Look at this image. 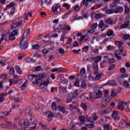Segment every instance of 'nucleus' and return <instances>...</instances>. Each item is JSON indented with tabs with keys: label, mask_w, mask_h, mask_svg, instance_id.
Returning a JSON list of instances; mask_svg holds the SVG:
<instances>
[{
	"label": "nucleus",
	"mask_w": 130,
	"mask_h": 130,
	"mask_svg": "<svg viewBox=\"0 0 130 130\" xmlns=\"http://www.w3.org/2000/svg\"><path fill=\"white\" fill-rule=\"evenodd\" d=\"M14 73H15V69L14 68H10L9 71L10 75H14Z\"/></svg>",
	"instance_id": "nucleus-52"
},
{
	"label": "nucleus",
	"mask_w": 130,
	"mask_h": 130,
	"mask_svg": "<svg viewBox=\"0 0 130 130\" xmlns=\"http://www.w3.org/2000/svg\"><path fill=\"white\" fill-rule=\"evenodd\" d=\"M95 92H90L88 95V96L86 98L87 100H93V99H95Z\"/></svg>",
	"instance_id": "nucleus-11"
},
{
	"label": "nucleus",
	"mask_w": 130,
	"mask_h": 130,
	"mask_svg": "<svg viewBox=\"0 0 130 130\" xmlns=\"http://www.w3.org/2000/svg\"><path fill=\"white\" fill-rule=\"evenodd\" d=\"M112 129V127H110V125L106 124L104 126V130H111Z\"/></svg>",
	"instance_id": "nucleus-32"
},
{
	"label": "nucleus",
	"mask_w": 130,
	"mask_h": 130,
	"mask_svg": "<svg viewBox=\"0 0 130 130\" xmlns=\"http://www.w3.org/2000/svg\"><path fill=\"white\" fill-rule=\"evenodd\" d=\"M120 72L122 74H125V73L126 72V70L124 68H122L120 69Z\"/></svg>",
	"instance_id": "nucleus-60"
},
{
	"label": "nucleus",
	"mask_w": 130,
	"mask_h": 130,
	"mask_svg": "<svg viewBox=\"0 0 130 130\" xmlns=\"http://www.w3.org/2000/svg\"><path fill=\"white\" fill-rule=\"evenodd\" d=\"M106 13L107 14H113V13H114V10L111 8V9L108 10L106 11Z\"/></svg>",
	"instance_id": "nucleus-40"
},
{
	"label": "nucleus",
	"mask_w": 130,
	"mask_h": 130,
	"mask_svg": "<svg viewBox=\"0 0 130 130\" xmlns=\"http://www.w3.org/2000/svg\"><path fill=\"white\" fill-rule=\"evenodd\" d=\"M72 100H73V98L70 96V94H69L66 100L67 103H71L72 102Z\"/></svg>",
	"instance_id": "nucleus-34"
},
{
	"label": "nucleus",
	"mask_w": 130,
	"mask_h": 130,
	"mask_svg": "<svg viewBox=\"0 0 130 130\" xmlns=\"http://www.w3.org/2000/svg\"><path fill=\"white\" fill-rule=\"evenodd\" d=\"M18 35V31H17V30L15 29L14 30L11 34L9 36V40H14L15 39V36Z\"/></svg>",
	"instance_id": "nucleus-9"
},
{
	"label": "nucleus",
	"mask_w": 130,
	"mask_h": 130,
	"mask_svg": "<svg viewBox=\"0 0 130 130\" xmlns=\"http://www.w3.org/2000/svg\"><path fill=\"white\" fill-rule=\"evenodd\" d=\"M69 70L66 68H54L51 70L52 73H55V72H58V73H63V72H68Z\"/></svg>",
	"instance_id": "nucleus-7"
},
{
	"label": "nucleus",
	"mask_w": 130,
	"mask_h": 130,
	"mask_svg": "<svg viewBox=\"0 0 130 130\" xmlns=\"http://www.w3.org/2000/svg\"><path fill=\"white\" fill-rule=\"evenodd\" d=\"M86 126L89 127V128H93L94 127L95 125L93 124H86Z\"/></svg>",
	"instance_id": "nucleus-55"
},
{
	"label": "nucleus",
	"mask_w": 130,
	"mask_h": 130,
	"mask_svg": "<svg viewBox=\"0 0 130 130\" xmlns=\"http://www.w3.org/2000/svg\"><path fill=\"white\" fill-rule=\"evenodd\" d=\"M86 82L85 81H83L81 83V87L82 88V89H86L87 86H86Z\"/></svg>",
	"instance_id": "nucleus-46"
},
{
	"label": "nucleus",
	"mask_w": 130,
	"mask_h": 130,
	"mask_svg": "<svg viewBox=\"0 0 130 130\" xmlns=\"http://www.w3.org/2000/svg\"><path fill=\"white\" fill-rule=\"evenodd\" d=\"M121 53H122L119 52V51H116L115 56L117 60H121V59H122V57H121Z\"/></svg>",
	"instance_id": "nucleus-14"
},
{
	"label": "nucleus",
	"mask_w": 130,
	"mask_h": 130,
	"mask_svg": "<svg viewBox=\"0 0 130 130\" xmlns=\"http://www.w3.org/2000/svg\"><path fill=\"white\" fill-rule=\"evenodd\" d=\"M43 54H47L49 52L48 50H46V49H44L42 51Z\"/></svg>",
	"instance_id": "nucleus-64"
},
{
	"label": "nucleus",
	"mask_w": 130,
	"mask_h": 130,
	"mask_svg": "<svg viewBox=\"0 0 130 130\" xmlns=\"http://www.w3.org/2000/svg\"><path fill=\"white\" fill-rule=\"evenodd\" d=\"M45 4L47 6L51 5V0H45Z\"/></svg>",
	"instance_id": "nucleus-57"
},
{
	"label": "nucleus",
	"mask_w": 130,
	"mask_h": 130,
	"mask_svg": "<svg viewBox=\"0 0 130 130\" xmlns=\"http://www.w3.org/2000/svg\"><path fill=\"white\" fill-rule=\"evenodd\" d=\"M74 86H75V87H79L80 86V81L78 80L77 79H76V81L74 83Z\"/></svg>",
	"instance_id": "nucleus-51"
},
{
	"label": "nucleus",
	"mask_w": 130,
	"mask_h": 130,
	"mask_svg": "<svg viewBox=\"0 0 130 130\" xmlns=\"http://www.w3.org/2000/svg\"><path fill=\"white\" fill-rule=\"evenodd\" d=\"M26 60L28 63H35L36 62V60L32 58H27Z\"/></svg>",
	"instance_id": "nucleus-16"
},
{
	"label": "nucleus",
	"mask_w": 130,
	"mask_h": 130,
	"mask_svg": "<svg viewBox=\"0 0 130 130\" xmlns=\"http://www.w3.org/2000/svg\"><path fill=\"white\" fill-rule=\"evenodd\" d=\"M10 114V113L7 111L2 112L1 113L0 115H2L1 116H9V115Z\"/></svg>",
	"instance_id": "nucleus-28"
},
{
	"label": "nucleus",
	"mask_w": 130,
	"mask_h": 130,
	"mask_svg": "<svg viewBox=\"0 0 130 130\" xmlns=\"http://www.w3.org/2000/svg\"><path fill=\"white\" fill-rule=\"evenodd\" d=\"M115 44L116 45H117V46L118 47H119L120 46H122V44H123V43L122 42H119V41H116L115 42Z\"/></svg>",
	"instance_id": "nucleus-43"
},
{
	"label": "nucleus",
	"mask_w": 130,
	"mask_h": 130,
	"mask_svg": "<svg viewBox=\"0 0 130 130\" xmlns=\"http://www.w3.org/2000/svg\"><path fill=\"white\" fill-rule=\"evenodd\" d=\"M101 59H102V58L101 57V56H99V57H97L94 58V63H98V62H99V61H100V60H101Z\"/></svg>",
	"instance_id": "nucleus-27"
},
{
	"label": "nucleus",
	"mask_w": 130,
	"mask_h": 130,
	"mask_svg": "<svg viewBox=\"0 0 130 130\" xmlns=\"http://www.w3.org/2000/svg\"><path fill=\"white\" fill-rule=\"evenodd\" d=\"M107 66H108V63L106 61H103L100 63L101 69H104V68H106Z\"/></svg>",
	"instance_id": "nucleus-15"
},
{
	"label": "nucleus",
	"mask_w": 130,
	"mask_h": 130,
	"mask_svg": "<svg viewBox=\"0 0 130 130\" xmlns=\"http://www.w3.org/2000/svg\"><path fill=\"white\" fill-rule=\"evenodd\" d=\"M85 119H86V118L84 116H80L79 117V120L82 123H83V122H85Z\"/></svg>",
	"instance_id": "nucleus-49"
},
{
	"label": "nucleus",
	"mask_w": 130,
	"mask_h": 130,
	"mask_svg": "<svg viewBox=\"0 0 130 130\" xmlns=\"http://www.w3.org/2000/svg\"><path fill=\"white\" fill-rule=\"evenodd\" d=\"M95 75H96V76L95 77V81H98V80H100L101 79V77H102V75L101 74H98L97 75V72H94Z\"/></svg>",
	"instance_id": "nucleus-29"
},
{
	"label": "nucleus",
	"mask_w": 130,
	"mask_h": 130,
	"mask_svg": "<svg viewBox=\"0 0 130 130\" xmlns=\"http://www.w3.org/2000/svg\"><path fill=\"white\" fill-rule=\"evenodd\" d=\"M51 105L52 109H53V110H55V109H56V103L55 102H53Z\"/></svg>",
	"instance_id": "nucleus-53"
},
{
	"label": "nucleus",
	"mask_w": 130,
	"mask_h": 130,
	"mask_svg": "<svg viewBox=\"0 0 130 130\" xmlns=\"http://www.w3.org/2000/svg\"><path fill=\"white\" fill-rule=\"evenodd\" d=\"M129 21H125L123 24H122L121 26V28L122 29H124V28H127V27H128V25H129Z\"/></svg>",
	"instance_id": "nucleus-19"
},
{
	"label": "nucleus",
	"mask_w": 130,
	"mask_h": 130,
	"mask_svg": "<svg viewBox=\"0 0 130 130\" xmlns=\"http://www.w3.org/2000/svg\"><path fill=\"white\" fill-rule=\"evenodd\" d=\"M59 53H60V54H63L64 53V50L62 48H59Z\"/></svg>",
	"instance_id": "nucleus-61"
},
{
	"label": "nucleus",
	"mask_w": 130,
	"mask_h": 130,
	"mask_svg": "<svg viewBox=\"0 0 130 130\" xmlns=\"http://www.w3.org/2000/svg\"><path fill=\"white\" fill-rule=\"evenodd\" d=\"M58 109H59V111H61L63 114H64L66 113V108H64L62 106H58Z\"/></svg>",
	"instance_id": "nucleus-23"
},
{
	"label": "nucleus",
	"mask_w": 130,
	"mask_h": 130,
	"mask_svg": "<svg viewBox=\"0 0 130 130\" xmlns=\"http://www.w3.org/2000/svg\"><path fill=\"white\" fill-rule=\"evenodd\" d=\"M30 34V29H27L26 30L24 31V34L23 35V36H28Z\"/></svg>",
	"instance_id": "nucleus-48"
},
{
	"label": "nucleus",
	"mask_w": 130,
	"mask_h": 130,
	"mask_svg": "<svg viewBox=\"0 0 130 130\" xmlns=\"http://www.w3.org/2000/svg\"><path fill=\"white\" fill-rule=\"evenodd\" d=\"M39 125L40 126H42L43 128H45V129L47 128V126L45 125L44 124L42 123L41 122L39 123Z\"/></svg>",
	"instance_id": "nucleus-54"
},
{
	"label": "nucleus",
	"mask_w": 130,
	"mask_h": 130,
	"mask_svg": "<svg viewBox=\"0 0 130 130\" xmlns=\"http://www.w3.org/2000/svg\"><path fill=\"white\" fill-rule=\"evenodd\" d=\"M52 11L53 13H56L57 12V7H53L52 8Z\"/></svg>",
	"instance_id": "nucleus-58"
},
{
	"label": "nucleus",
	"mask_w": 130,
	"mask_h": 130,
	"mask_svg": "<svg viewBox=\"0 0 130 130\" xmlns=\"http://www.w3.org/2000/svg\"><path fill=\"white\" fill-rule=\"evenodd\" d=\"M78 91H79L78 89H76L74 90L73 93H71L69 94L70 96L73 99L77 98V96L78 95H79V93H78Z\"/></svg>",
	"instance_id": "nucleus-13"
},
{
	"label": "nucleus",
	"mask_w": 130,
	"mask_h": 130,
	"mask_svg": "<svg viewBox=\"0 0 130 130\" xmlns=\"http://www.w3.org/2000/svg\"><path fill=\"white\" fill-rule=\"evenodd\" d=\"M72 12H73V10L70 11L69 12L66 13L64 14H63L62 16L61 19H67V18H68V17H69L70 15H71V13H72Z\"/></svg>",
	"instance_id": "nucleus-17"
},
{
	"label": "nucleus",
	"mask_w": 130,
	"mask_h": 130,
	"mask_svg": "<svg viewBox=\"0 0 130 130\" xmlns=\"http://www.w3.org/2000/svg\"><path fill=\"white\" fill-rule=\"evenodd\" d=\"M40 48V46L39 44H35L32 46V49H36V50H38Z\"/></svg>",
	"instance_id": "nucleus-41"
},
{
	"label": "nucleus",
	"mask_w": 130,
	"mask_h": 130,
	"mask_svg": "<svg viewBox=\"0 0 130 130\" xmlns=\"http://www.w3.org/2000/svg\"><path fill=\"white\" fill-rule=\"evenodd\" d=\"M93 70L94 71H98V70H99V68H98V63H93Z\"/></svg>",
	"instance_id": "nucleus-42"
},
{
	"label": "nucleus",
	"mask_w": 130,
	"mask_h": 130,
	"mask_svg": "<svg viewBox=\"0 0 130 130\" xmlns=\"http://www.w3.org/2000/svg\"><path fill=\"white\" fill-rule=\"evenodd\" d=\"M88 3V1H87V0H83V1L81 3L80 7L82 8V7H83V5L85 6V7H88V5H89Z\"/></svg>",
	"instance_id": "nucleus-24"
},
{
	"label": "nucleus",
	"mask_w": 130,
	"mask_h": 130,
	"mask_svg": "<svg viewBox=\"0 0 130 130\" xmlns=\"http://www.w3.org/2000/svg\"><path fill=\"white\" fill-rule=\"evenodd\" d=\"M62 7L64 8H67V10H70V8H71V5H69L68 3H65L62 5Z\"/></svg>",
	"instance_id": "nucleus-47"
},
{
	"label": "nucleus",
	"mask_w": 130,
	"mask_h": 130,
	"mask_svg": "<svg viewBox=\"0 0 130 130\" xmlns=\"http://www.w3.org/2000/svg\"><path fill=\"white\" fill-rule=\"evenodd\" d=\"M125 14H128L129 13V8L128 6L124 7Z\"/></svg>",
	"instance_id": "nucleus-50"
},
{
	"label": "nucleus",
	"mask_w": 130,
	"mask_h": 130,
	"mask_svg": "<svg viewBox=\"0 0 130 130\" xmlns=\"http://www.w3.org/2000/svg\"><path fill=\"white\" fill-rule=\"evenodd\" d=\"M124 86L126 88V89H128L129 88V84L128 83V81H125L124 82Z\"/></svg>",
	"instance_id": "nucleus-45"
},
{
	"label": "nucleus",
	"mask_w": 130,
	"mask_h": 130,
	"mask_svg": "<svg viewBox=\"0 0 130 130\" xmlns=\"http://www.w3.org/2000/svg\"><path fill=\"white\" fill-rule=\"evenodd\" d=\"M15 70H16V71L17 72V73H18V74H19V75L22 74V71L21 70V68H20V67H19L18 66H16L15 67Z\"/></svg>",
	"instance_id": "nucleus-22"
},
{
	"label": "nucleus",
	"mask_w": 130,
	"mask_h": 130,
	"mask_svg": "<svg viewBox=\"0 0 130 130\" xmlns=\"http://www.w3.org/2000/svg\"><path fill=\"white\" fill-rule=\"evenodd\" d=\"M126 122L123 121V122H120L119 123V125L120 127H124V126H126Z\"/></svg>",
	"instance_id": "nucleus-35"
},
{
	"label": "nucleus",
	"mask_w": 130,
	"mask_h": 130,
	"mask_svg": "<svg viewBox=\"0 0 130 130\" xmlns=\"http://www.w3.org/2000/svg\"><path fill=\"white\" fill-rule=\"evenodd\" d=\"M24 39H25V38L22 37V38L20 40V42L19 44V45L20 46V48L21 49H26L28 48V46H29V43L28 42H25L23 45V44H22V42Z\"/></svg>",
	"instance_id": "nucleus-5"
},
{
	"label": "nucleus",
	"mask_w": 130,
	"mask_h": 130,
	"mask_svg": "<svg viewBox=\"0 0 130 130\" xmlns=\"http://www.w3.org/2000/svg\"><path fill=\"white\" fill-rule=\"evenodd\" d=\"M107 36L110 37V36H113V30L109 29L107 32Z\"/></svg>",
	"instance_id": "nucleus-26"
},
{
	"label": "nucleus",
	"mask_w": 130,
	"mask_h": 130,
	"mask_svg": "<svg viewBox=\"0 0 130 130\" xmlns=\"http://www.w3.org/2000/svg\"><path fill=\"white\" fill-rule=\"evenodd\" d=\"M109 60H110V62H109L110 64L108 68V71L110 72L112 70H113L114 68H115V64H113V62H114V58H110Z\"/></svg>",
	"instance_id": "nucleus-8"
},
{
	"label": "nucleus",
	"mask_w": 130,
	"mask_h": 130,
	"mask_svg": "<svg viewBox=\"0 0 130 130\" xmlns=\"http://www.w3.org/2000/svg\"><path fill=\"white\" fill-rule=\"evenodd\" d=\"M104 17V15L101 13H98L95 14V18L96 20L98 19H101V18H103Z\"/></svg>",
	"instance_id": "nucleus-21"
},
{
	"label": "nucleus",
	"mask_w": 130,
	"mask_h": 130,
	"mask_svg": "<svg viewBox=\"0 0 130 130\" xmlns=\"http://www.w3.org/2000/svg\"><path fill=\"white\" fill-rule=\"evenodd\" d=\"M97 27H98V24L97 23H92L91 24V29H89L88 30H86L85 32H87L88 34H93L94 32H95V29H97Z\"/></svg>",
	"instance_id": "nucleus-4"
},
{
	"label": "nucleus",
	"mask_w": 130,
	"mask_h": 130,
	"mask_svg": "<svg viewBox=\"0 0 130 130\" xmlns=\"http://www.w3.org/2000/svg\"><path fill=\"white\" fill-rule=\"evenodd\" d=\"M102 97V91L99 90L98 93H95L96 98H101Z\"/></svg>",
	"instance_id": "nucleus-25"
},
{
	"label": "nucleus",
	"mask_w": 130,
	"mask_h": 130,
	"mask_svg": "<svg viewBox=\"0 0 130 130\" xmlns=\"http://www.w3.org/2000/svg\"><path fill=\"white\" fill-rule=\"evenodd\" d=\"M48 84H49V81H42L40 84V86H48Z\"/></svg>",
	"instance_id": "nucleus-36"
},
{
	"label": "nucleus",
	"mask_w": 130,
	"mask_h": 130,
	"mask_svg": "<svg viewBox=\"0 0 130 130\" xmlns=\"http://www.w3.org/2000/svg\"><path fill=\"white\" fill-rule=\"evenodd\" d=\"M118 112H117V111L115 110L113 111V113L112 114V117H113L114 119L119 120V117H118Z\"/></svg>",
	"instance_id": "nucleus-12"
},
{
	"label": "nucleus",
	"mask_w": 130,
	"mask_h": 130,
	"mask_svg": "<svg viewBox=\"0 0 130 130\" xmlns=\"http://www.w3.org/2000/svg\"><path fill=\"white\" fill-rule=\"evenodd\" d=\"M6 35H3L1 37V39H0V45L2 44V42H3L4 40H5V41H7V40H6Z\"/></svg>",
	"instance_id": "nucleus-44"
},
{
	"label": "nucleus",
	"mask_w": 130,
	"mask_h": 130,
	"mask_svg": "<svg viewBox=\"0 0 130 130\" xmlns=\"http://www.w3.org/2000/svg\"><path fill=\"white\" fill-rule=\"evenodd\" d=\"M31 114V110H25L24 112V116L25 117H27V116H29Z\"/></svg>",
	"instance_id": "nucleus-30"
},
{
	"label": "nucleus",
	"mask_w": 130,
	"mask_h": 130,
	"mask_svg": "<svg viewBox=\"0 0 130 130\" xmlns=\"http://www.w3.org/2000/svg\"><path fill=\"white\" fill-rule=\"evenodd\" d=\"M36 126H37V124L35 123L34 126L29 127V130L36 129Z\"/></svg>",
	"instance_id": "nucleus-56"
},
{
	"label": "nucleus",
	"mask_w": 130,
	"mask_h": 130,
	"mask_svg": "<svg viewBox=\"0 0 130 130\" xmlns=\"http://www.w3.org/2000/svg\"><path fill=\"white\" fill-rule=\"evenodd\" d=\"M111 9L114 10L115 14H121L123 12V7L116 6V3H112L110 5Z\"/></svg>",
	"instance_id": "nucleus-1"
},
{
	"label": "nucleus",
	"mask_w": 130,
	"mask_h": 130,
	"mask_svg": "<svg viewBox=\"0 0 130 130\" xmlns=\"http://www.w3.org/2000/svg\"><path fill=\"white\" fill-rule=\"evenodd\" d=\"M80 106L82 108H83V109L84 110V111H87V106L86 105L85 103H82Z\"/></svg>",
	"instance_id": "nucleus-37"
},
{
	"label": "nucleus",
	"mask_w": 130,
	"mask_h": 130,
	"mask_svg": "<svg viewBox=\"0 0 130 130\" xmlns=\"http://www.w3.org/2000/svg\"><path fill=\"white\" fill-rule=\"evenodd\" d=\"M31 77L32 78V79H35L34 84H38V81H40L41 80L45 79V78L47 77V75L45 73H42L40 75H31Z\"/></svg>",
	"instance_id": "nucleus-2"
},
{
	"label": "nucleus",
	"mask_w": 130,
	"mask_h": 130,
	"mask_svg": "<svg viewBox=\"0 0 130 130\" xmlns=\"http://www.w3.org/2000/svg\"><path fill=\"white\" fill-rule=\"evenodd\" d=\"M59 89L63 92V93H67V87L59 86Z\"/></svg>",
	"instance_id": "nucleus-38"
},
{
	"label": "nucleus",
	"mask_w": 130,
	"mask_h": 130,
	"mask_svg": "<svg viewBox=\"0 0 130 130\" xmlns=\"http://www.w3.org/2000/svg\"><path fill=\"white\" fill-rule=\"evenodd\" d=\"M107 84L110 86H116V81L115 80H110L107 82Z\"/></svg>",
	"instance_id": "nucleus-20"
},
{
	"label": "nucleus",
	"mask_w": 130,
	"mask_h": 130,
	"mask_svg": "<svg viewBox=\"0 0 130 130\" xmlns=\"http://www.w3.org/2000/svg\"><path fill=\"white\" fill-rule=\"evenodd\" d=\"M15 7H13L12 8V9L10 11V15L11 16H13V15H14V13H15Z\"/></svg>",
	"instance_id": "nucleus-59"
},
{
	"label": "nucleus",
	"mask_w": 130,
	"mask_h": 130,
	"mask_svg": "<svg viewBox=\"0 0 130 130\" xmlns=\"http://www.w3.org/2000/svg\"><path fill=\"white\" fill-rule=\"evenodd\" d=\"M103 27L107 28L108 27V25H104V22H103V20H101L99 24V28H103Z\"/></svg>",
	"instance_id": "nucleus-18"
},
{
	"label": "nucleus",
	"mask_w": 130,
	"mask_h": 130,
	"mask_svg": "<svg viewBox=\"0 0 130 130\" xmlns=\"http://www.w3.org/2000/svg\"><path fill=\"white\" fill-rule=\"evenodd\" d=\"M44 115L48 117L47 119L48 121H51V120H52V118H53V116H54V114L51 112L47 111L44 113Z\"/></svg>",
	"instance_id": "nucleus-6"
},
{
	"label": "nucleus",
	"mask_w": 130,
	"mask_h": 130,
	"mask_svg": "<svg viewBox=\"0 0 130 130\" xmlns=\"http://www.w3.org/2000/svg\"><path fill=\"white\" fill-rule=\"evenodd\" d=\"M106 23L109 24V25H112L113 24V20L111 18H109L106 20Z\"/></svg>",
	"instance_id": "nucleus-33"
},
{
	"label": "nucleus",
	"mask_w": 130,
	"mask_h": 130,
	"mask_svg": "<svg viewBox=\"0 0 130 130\" xmlns=\"http://www.w3.org/2000/svg\"><path fill=\"white\" fill-rule=\"evenodd\" d=\"M121 104H119L117 107H118V109H119V110H124V106H123V105H127V103L124 101H122L121 102Z\"/></svg>",
	"instance_id": "nucleus-10"
},
{
	"label": "nucleus",
	"mask_w": 130,
	"mask_h": 130,
	"mask_svg": "<svg viewBox=\"0 0 130 130\" xmlns=\"http://www.w3.org/2000/svg\"><path fill=\"white\" fill-rule=\"evenodd\" d=\"M22 18H18L15 19L12 21V23L11 24V28L12 29H15V28H17V27H19L21 26L22 24Z\"/></svg>",
	"instance_id": "nucleus-3"
},
{
	"label": "nucleus",
	"mask_w": 130,
	"mask_h": 130,
	"mask_svg": "<svg viewBox=\"0 0 130 130\" xmlns=\"http://www.w3.org/2000/svg\"><path fill=\"white\" fill-rule=\"evenodd\" d=\"M107 50H112L113 49V46L111 45H109L107 47Z\"/></svg>",
	"instance_id": "nucleus-63"
},
{
	"label": "nucleus",
	"mask_w": 130,
	"mask_h": 130,
	"mask_svg": "<svg viewBox=\"0 0 130 130\" xmlns=\"http://www.w3.org/2000/svg\"><path fill=\"white\" fill-rule=\"evenodd\" d=\"M92 118H93V120H94V121L97 120V119H98V117L97 116V115H96L95 113L93 114Z\"/></svg>",
	"instance_id": "nucleus-62"
},
{
	"label": "nucleus",
	"mask_w": 130,
	"mask_h": 130,
	"mask_svg": "<svg viewBox=\"0 0 130 130\" xmlns=\"http://www.w3.org/2000/svg\"><path fill=\"white\" fill-rule=\"evenodd\" d=\"M16 5V3L14 2H12L11 3H10L8 5L6 6V8H13V7H15Z\"/></svg>",
	"instance_id": "nucleus-39"
},
{
	"label": "nucleus",
	"mask_w": 130,
	"mask_h": 130,
	"mask_svg": "<svg viewBox=\"0 0 130 130\" xmlns=\"http://www.w3.org/2000/svg\"><path fill=\"white\" fill-rule=\"evenodd\" d=\"M23 124L25 127H28V126L30 125V123H29V120H28L27 119L24 120Z\"/></svg>",
	"instance_id": "nucleus-31"
}]
</instances>
